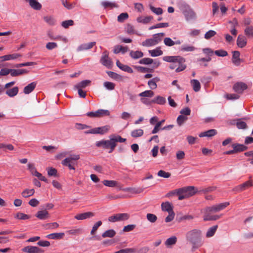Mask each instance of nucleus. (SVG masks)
I'll list each match as a JSON object with an SVG mask.
<instances>
[{"label": "nucleus", "instance_id": "14", "mask_svg": "<svg viewBox=\"0 0 253 253\" xmlns=\"http://www.w3.org/2000/svg\"><path fill=\"white\" fill-rule=\"evenodd\" d=\"M94 216V213L91 211L86 212L80 214H78L75 216L77 220H84L87 218L92 217Z\"/></svg>", "mask_w": 253, "mask_h": 253}, {"label": "nucleus", "instance_id": "22", "mask_svg": "<svg viewBox=\"0 0 253 253\" xmlns=\"http://www.w3.org/2000/svg\"><path fill=\"white\" fill-rule=\"evenodd\" d=\"M117 66L123 71L127 72L129 73L133 72L132 69L127 65L122 64L119 60L116 62Z\"/></svg>", "mask_w": 253, "mask_h": 253}, {"label": "nucleus", "instance_id": "55", "mask_svg": "<svg viewBox=\"0 0 253 253\" xmlns=\"http://www.w3.org/2000/svg\"><path fill=\"white\" fill-rule=\"evenodd\" d=\"M97 128H100L98 129V133L103 134L107 132L109 129H110V126H105L102 127H98Z\"/></svg>", "mask_w": 253, "mask_h": 253}, {"label": "nucleus", "instance_id": "53", "mask_svg": "<svg viewBox=\"0 0 253 253\" xmlns=\"http://www.w3.org/2000/svg\"><path fill=\"white\" fill-rule=\"evenodd\" d=\"M154 93V92L151 90H146L145 91H143L139 94L140 96L142 97H151L153 96Z\"/></svg>", "mask_w": 253, "mask_h": 253}, {"label": "nucleus", "instance_id": "19", "mask_svg": "<svg viewBox=\"0 0 253 253\" xmlns=\"http://www.w3.org/2000/svg\"><path fill=\"white\" fill-rule=\"evenodd\" d=\"M204 215L203 219L204 221H211V220H216L220 218V216L218 215H211L210 213L203 212Z\"/></svg>", "mask_w": 253, "mask_h": 253}, {"label": "nucleus", "instance_id": "60", "mask_svg": "<svg viewBox=\"0 0 253 253\" xmlns=\"http://www.w3.org/2000/svg\"><path fill=\"white\" fill-rule=\"evenodd\" d=\"M150 8L151 11L157 15H161L163 13V9L160 7L156 8L153 6H150Z\"/></svg>", "mask_w": 253, "mask_h": 253}, {"label": "nucleus", "instance_id": "43", "mask_svg": "<svg viewBox=\"0 0 253 253\" xmlns=\"http://www.w3.org/2000/svg\"><path fill=\"white\" fill-rule=\"evenodd\" d=\"M143 130L142 129H137L131 131V135L133 137H140L143 135Z\"/></svg>", "mask_w": 253, "mask_h": 253}, {"label": "nucleus", "instance_id": "47", "mask_svg": "<svg viewBox=\"0 0 253 253\" xmlns=\"http://www.w3.org/2000/svg\"><path fill=\"white\" fill-rule=\"evenodd\" d=\"M149 52L151 55L153 57L161 55L163 54V51L158 48L149 50Z\"/></svg>", "mask_w": 253, "mask_h": 253}, {"label": "nucleus", "instance_id": "29", "mask_svg": "<svg viewBox=\"0 0 253 253\" xmlns=\"http://www.w3.org/2000/svg\"><path fill=\"white\" fill-rule=\"evenodd\" d=\"M164 42L166 45L169 46H172V45H174L175 44H180L181 43L180 41L178 40V41H176L175 42H174L169 38H165V39L164 40Z\"/></svg>", "mask_w": 253, "mask_h": 253}, {"label": "nucleus", "instance_id": "10", "mask_svg": "<svg viewBox=\"0 0 253 253\" xmlns=\"http://www.w3.org/2000/svg\"><path fill=\"white\" fill-rule=\"evenodd\" d=\"M247 87V85L244 83L237 82L234 84L233 89L235 92L239 94H242L244 90H246Z\"/></svg>", "mask_w": 253, "mask_h": 253}, {"label": "nucleus", "instance_id": "38", "mask_svg": "<svg viewBox=\"0 0 253 253\" xmlns=\"http://www.w3.org/2000/svg\"><path fill=\"white\" fill-rule=\"evenodd\" d=\"M115 235H116V232L113 229H110V230H108L106 231L105 232H104L102 234V237L103 238H107V237L112 238V237H114Z\"/></svg>", "mask_w": 253, "mask_h": 253}, {"label": "nucleus", "instance_id": "5", "mask_svg": "<svg viewBox=\"0 0 253 253\" xmlns=\"http://www.w3.org/2000/svg\"><path fill=\"white\" fill-rule=\"evenodd\" d=\"M79 159V155H72L63 160L62 161V164L63 166L68 167L70 169L75 170V168L74 165L75 164V163L74 161L78 160Z\"/></svg>", "mask_w": 253, "mask_h": 253}, {"label": "nucleus", "instance_id": "4", "mask_svg": "<svg viewBox=\"0 0 253 253\" xmlns=\"http://www.w3.org/2000/svg\"><path fill=\"white\" fill-rule=\"evenodd\" d=\"M163 60L169 62H173L177 63L178 67L176 69V72H179L184 70L186 68V65L183 63L185 62V59L179 56H167L163 58Z\"/></svg>", "mask_w": 253, "mask_h": 253}, {"label": "nucleus", "instance_id": "50", "mask_svg": "<svg viewBox=\"0 0 253 253\" xmlns=\"http://www.w3.org/2000/svg\"><path fill=\"white\" fill-rule=\"evenodd\" d=\"M187 117L182 115H179L177 119V123L179 126H181L187 120Z\"/></svg>", "mask_w": 253, "mask_h": 253}, {"label": "nucleus", "instance_id": "21", "mask_svg": "<svg viewBox=\"0 0 253 253\" xmlns=\"http://www.w3.org/2000/svg\"><path fill=\"white\" fill-rule=\"evenodd\" d=\"M177 241V239L176 237L173 236L167 239L165 242V244L168 248H171L173 245L176 243Z\"/></svg>", "mask_w": 253, "mask_h": 253}, {"label": "nucleus", "instance_id": "31", "mask_svg": "<svg viewBox=\"0 0 253 253\" xmlns=\"http://www.w3.org/2000/svg\"><path fill=\"white\" fill-rule=\"evenodd\" d=\"M35 193V190L34 189H25L21 193V195L24 198H28L30 196L33 195Z\"/></svg>", "mask_w": 253, "mask_h": 253}, {"label": "nucleus", "instance_id": "27", "mask_svg": "<svg viewBox=\"0 0 253 253\" xmlns=\"http://www.w3.org/2000/svg\"><path fill=\"white\" fill-rule=\"evenodd\" d=\"M27 1L31 7L35 9L39 10L42 7V5L36 0H27Z\"/></svg>", "mask_w": 253, "mask_h": 253}, {"label": "nucleus", "instance_id": "63", "mask_svg": "<svg viewBox=\"0 0 253 253\" xmlns=\"http://www.w3.org/2000/svg\"><path fill=\"white\" fill-rule=\"evenodd\" d=\"M74 24V21L72 20H68L63 21L62 22V26L65 28H68L70 26H72Z\"/></svg>", "mask_w": 253, "mask_h": 253}, {"label": "nucleus", "instance_id": "17", "mask_svg": "<svg viewBox=\"0 0 253 253\" xmlns=\"http://www.w3.org/2000/svg\"><path fill=\"white\" fill-rule=\"evenodd\" d=\"M229 205V202H225L219 204L211 206L213 212H216L221 210L224 209L226 207Z\"/></svg>", "mask_w": 253, "mask_h": 253}, {"label": "nucleus", "instance_id": "32", "mask_svg": "<svg viewBox=\"0 0 253 253\" xmlns=\"http://www.w3.org/2000/svg\"><path fill=\"white\" fill-rule=\"evenodd\" d=\"M21 56V55L19 54H13L6 55L2 56H0V58L2 59V61L9 60L10 59H16Z\"/></svg>", "mask_w": 253, "mask_h": 253}, {"label": "nucleus", "instance_id": "11", "mask_svg": "<svg viewBox=\"0 0 253 253\" xmlns=\"http://www.w3.org/2000/svg\"><path fill=\"white\" fill-rule=\"evenodd\" d=\"M102 183L106 186L109 187H116L119 190L122 189V185L117 181L104 180L102 181Z\"/></svg>", "mask_w": 253, "mask_h": 253}, {"label": "nucleus", "instance_id": "42", "mask_svg": "<svg viewBox=\"0 0 253 253\" xmlns=\"http://www.w3.org/2000/svg\"><path fill=\"white\" fill-rule=\"evenodd\" d=\"M125 192H129L133 194H139L142 192V190L141 189H136L134 188H123L122 187V189Z\"/></svg>", "mask_w": 253, "mask_h": 253}, {"label": "nucleus", "instance_id": "35", "mask_svg": "<svg viewBox=\"0 0 253 253\" xmlns=\"http://www.w3.org/2000/svg\"><path fill=\"white\" fill-rule=\"evenodd\" d=\"M191 84L193 86V90L195 92H198L200 90L201 84L197 80H191Z\"/></svg>", "mask_w": 253, "mask_h": 253}, {"label": "nucleus", "instance_id": "54", "mask_svg": "<svg viewBox=\"0 0 253 253\" xmlns=\"http://www.w3.org/2000/svg\"><path fill=\"white\" fill-rule=\"evenodd\" d=\"M102 224V222L101 221H98L96 223L94 224L93 225L92 229L90 232V234L91 235H94L96 231L97 230L98 228Z\"/></svg>", "mask_w": 253, "mask_h": 253}, {"label": "nucleus", "instance_id": "41", "mask_svg": "<svg viewBox=\"0 0 253 253\" xmlns=\"http://www.w3.org/2000/svg\"><path fill=\"white\" fill-rule=\"evenodd\" d=\"M130 56L133 59H138L143 56V53L140 51H131L130 52Z\"/></svg>", "mask_w": 253, "mask_h": 253}, {"label": "nucleus", "instance_id": "26", "mask_svg": "<svg viewBox=\"0 0 253 253\" xmlns=\"http://www.w3.org/2000/svg\"><path fill=\"white\" fill-rule=\"evenodd\" d=\"M96 44L95 42H91L88 43H84L81 45L79 47L78 50L79 51H82L84 50H87L91 48L94 45Z\"/></svg>", "mask_w": 253, "mask_h": 253}, {"label": "nucleus", "instance_id": "61", "mask_svg": "<svg viewBox=\"0 0 253 253\" xmlns=\"http://www.w3.org/2000/svg\"><path fill=\"white\" fill-rule=\"evenodd\" d=\"M12 69H9L7 68H2L0 71V76H5L8 75L10 73L11 75Z\"/></svg>", "mask_w": 253, "mask_h": 253}, {"label": "nucleus", "instance_id": "56", "mask_svg": "<svg viewBox=\"0 0 253 253\" xmlns=\"http://www.w3.org/2000/svg\"><path fill=\"white\" fill-rule=\"evenodd\" d=\"M146 217L148 220L152 223L155 222L157 219V216L152 213L147 214Z\"/></svg>", "mask_w": 253, "mask_h": 253}, {"label": "nucleus", "instance_id": "23", "mask_svg": "<svg viewBox=\"0 0 253 253\" xmlns=\"http://www.w3.org/2000/svg\"><path fill=\"white\" fill-rule=\"evenodd\" d=\"M232 147L234 149L236 153L244 151L248 149V147L244 145L237 143L233 144Z\"/></svg>", "mask_w": 253, "mask_h": 253}, {"label": "nucleus", "instance_id": "48", "mask_svg": "<svg viewBox=\"0 0 253 253\" xmlns=\"http://www.w3.org/2000/svg\"><path fill=\"white\" fill-rule=\"evenodd\" d=\"M47 174L49 176H56L57 174V170L53 168L50 167L47 169Z\"/></svg>", "mask_w": 253, "mask_h": 253}, {"label": "nucleus", "instance_id": "40", "mask_svg": "<svg viewBox=\"0 0 253 253\" xmlns=\"http://www.w3.org/2000/svg\"><path fill=\"white\" fill-rule=\"evenodd\" d=\"M127 47H123L121 45H117L115 47L114 52L116 54L120 52H122V53H124L127 51Z\"/></svg>", "mask_w": 253, "mask_h": 253}, {"label": "nucleus", "instance_id": "44", "mask_svg": "<svg viewBox=\"0 0 253 253\" xmlns=\"http://www.w3.org/2000/svg\"><path fill=\"white\" fill-rule=\"evenodd\" d=\"M217 227V225H215L209 228L207 232L206 237L208 238L212 237L214 234Z\"/></svg>", "mask_w": 253, "mask_h": 253}, {"label": "nucleus", "instance_id": "6", "mask_svg": "<svg viewBox=\"0 0 253 253\" xmlns=\"http://www.w3.org/2000/svg\"><path fill=\"white\" fill-rule=\"evenodd\" d=\"M129 218V215L127 213H117L108 218V221L111 222L123 221L127 220Z\"/></svg>", "mask_w": 253, "mask_h": 253}, {"label": "nucleus", "instance_id": "37", "mask_svg": "<svg viewBox=\"0 0 253 253\" xmlns=\"http://www.w3.org/2000/svg\"><path fill=\"white\" fill-rule=\"evenodd\" d=\"M91 81L90 80H84L77 84L75 87L76 88L82 89V88H84L87 85H89Z\"/></svg>", "mask_w": 253, "mask_h": 253}, {"label": "nucleus", "instance_id": "20", "mask_svg": "<svg viewBox=\"0 0 253 253\" xmlns=\"http://www.w3.org/2000/svg\"><path fill=\"white\" fill-rule=\"evenodd\" d=\"M36 84H37L35 82H32L28 84L24 88L23 92L26 94H29L35 88Z\"/></svg>", "mask_w": 253, "mask_h": 253}, {"label": "nucleus", "instance_id": "8", "mask_svg": "<svg viewBox=\"0 0 253 253\" xmlns=\"http://www.w3.org/2000/svg\"><path fill=\"white\" fill-rule=\"evenodd\" d=\"M100 62L103 65L109 69L111 68L113 65V62L109 57L108 53L107 51H104L103 53V55L100 59Z\"/></svg>", "mask_w": 253, "mask_h": 253}, {"label": "nucleus", "instance_id": "39", "mask_svg": "<svg viewBox=\"0 0 253 253\" xmlns=\"http://www.w3.org/2000/svg\"><path fill=\"white\" fill-rule=\"evenodd\" d=\"M62 4L67 9H71L75 6V3L71 2L70 0H61Z\"/></svg>", "mask_w": 253, "mask_h": 253}, {"label": "nucleus", "instance_id": "12", "mask_svg": "<svg viewBox=\"0 0 253 253\" xmlns=\"http://www.w3.org/2000/svg\"><path fill=\"white\" fill-rule=\"evenodd\" d=\"M233 55L232 58V63L236 66H239L243 60L240 59V53L238 51H234L232 52Z\"/></svg>", "mask_w": 253, "mask_h": 253}, {"label": "nucleus", "instance_id": "62", "mask_svg": "<svg viewBox=\"0 0 253 253\" xmlns=\"http://www.w3.org/2000/svg\"><path fill=\"white\" fill-rule=\"evenodd\" d=\"M44 21L49 25H54L55 20L52 17H44Z\"/></svg>", "mask_w": 253, "mask_h": 253}, {"label": "nucleus", "instance_id": "58", "mask_svg": "<svg viewBox=\"0 0 253 253\" xmlns=\"http://www.w3.org/2000/svg\"><path fill=\"white\" fill-rule=\"evenodd\" d=\"M158 175L160 177L168 178L170 176L171 174L169 172H166L163 170H160L158 172Z\"/></svg>", "mask_w": 253, "mask_h": 253}, {"label": "nucleus", "instance_id": "34", "mask_svg": "<svg viewBox=\"0 0 253 253\" xmlns=\"http://www.w3.org/2000/svg\"><path fill=\"white\" fill-rule=\"evenodd\" d=\"M28 71L26 69L15 70L12 69L11 76H18L24 74L28 73Z\"/></svg>", "mask_w": 253, "mask_h": 253}, {"label": "nucleus", "instance_id": "25", "mask_svg": "<svg viewBox=\"0 0 253 253\" xmlns=\"http://www.w3.org/2000/svg\"><path fill=\"white\" fill-rule=\"evenodd\" d=\"M19 88L17 86H15L11 89H7L5 93L9 97H12L16 96L18 92Z\"/></svg>", "mask_w": 253, "mask_h": 253}, {"label": "nucleus", "instance_id": "64", "mask_svg": "<svg viewBox=\"0 0 253 253\" xmlns=\"http://www.w3.org/2000/svg\"><path fill=\"white\" fill-rule=\"evenodd\" d=\"M245 34L248 37L253 36V27L249 26L245 30Z\"/></svg>", "mask_w": 253, "mask_h": 253}, {"label": "nucleus", "instance_id": "46", "mask_svg": "<svg viewBox=\"0 0 253 253\" xmlns=\"http://www.w3.org/2000/svg\"><path fill=\"white\" fill-rule=\"evenodd\" d=\"M98 118L103 117L104 116H109L110 112L107 110L99 109L97 110Z\"/></svg>", "mask_w": 253, "mask_h": 253}, {"label": "nucleus", "instance_id": "1", "mask_svg": "<svg viewBox=\"0 0 253 253\" xmlns=\"http://www.w3.org/2000/svg\"><path fill=\"white\" fill-rule=\"evenodd\" d=\"M126 141V139L122 138L121 136L114 134L110 135L109 140L97 141L96 145L98 147H102L106 149H109V153H111L116 147L117 142H125Z\"/></svg>", "mask_w": 253, "mask_h": 253}, {"label": "nucleus", "instance_id": "49", "mask_svg": "<svg viewBox=\"0 0 253 253\" xmlns=\"http://www.w3.org/2000/svg\"><path fill=\"white\" fill-rule=\"evenodd\" d=\"M15 217L18 219L26 220L29 219L30 218V216L21 212H18L15 215Z\"/></svg>", "mask_w": 253, "mask_h": 253}, {"label": "nucleus", "instance_id": "16", "mask_svg": "<svg viewBox=\"0 0 253 253\" xmlns=\"http://www.w3.org/2000/svg\"><path fill=\"white\" fill-rule=\"evenodd\" d=\"M161 209L163 211H167L168 213L173 211V206L169 202H163L161 204Z\"/></svg>", "mask_w": 253, "mask_h": 253}, {"label": "nucleus", "instance_id": "7", "mask_svg": "<svg viewBox=\"0 0 253 253\" xmlns=\"http://www.w3.org/2000/svg\"><path fill=\"white\" fill-rule=\"evenodd\" d=\"M160 42V34H157L154 35L152 38L147 39L143 42L142 44L144 46H151L157 44Z\"/></svg>", "mask_w": 253, "mask_h": 253}, {"label": "nucleus", "instance_id": "18", "mask_svg": "<svg viewBox=\"0 0 253 253\" xmlns=\"http://www.w3.org/2000/svg\"><path fill=\"white\" fill-rule=\"evenodd\" d=\"M237 45L241 48L245 47L247 44V39L243 35H239L237 41Z\"/></svg>", "mask_w": 253, "mask_h": 253}, {"label": "nucleus", "instance_id": "2", "mask_svg": "<svg viewBox=\"0 0 253 253\" xmlns=\"http://www.w3.org/2000/svg\"><path fill=\"white\" fill-rule=\"evenodd\" d=\"M186 239L192 244V251L201 246V231L198 229H193L188 232Z\"/></svg>", "mask_w": 253, "mask_h": 253}, {"label": "nucleus", "instance_id": "9", "mask_svg": "<svg viewBox=\"0 0 253 253\" xmlns=\"http://www.w3.org/2000/svg\"><path fill=\"white\" fill-rule=\"evenodd\" d=\"M253 186V183L252 180H248L241 184L235 186L233 191L237 192H240Z\"/></svg>", "mask_w": 253, "mask_h": 253}, {"label": "nucleus", "instance_id": "36", "mask_svg": "<svg viewBox=\"0 0 253 253\" xmlns=\"http://www.w3.org/2000/svg\"><path fill=\"white\" fill-rule=\"evenodd\" d=\"M231 25V27L232 28L230 31L231 33L236 36L237 34V31L235 29V27L238 25V21L236 18H234L232 21H229V22Z\"/></svg>", "mask_w": 253, "mask_h": 253}, {"label": "nucleus", "instance_id": "52", "mask_svg": "<svg viewBox=\"0 0 253 253\" xmlns=\"http://www.w3.org/2000/svg\"><path fill=\"white\" fill-rule=\"evenodd\" d=\"M82 229L81 228L73 229H71V230H70L67 231V233L69 235H77L82 233Z\"/></svg>", "mask_w": 253, "mask_h": 253}, {"label": "nucleus", "instance_id": "59", "mask_svg": "<svg viewBox=\"0 0 253 253\" xmlns=\"http://www.w3.org/2000/svg\"><path fill=\"white\" fill-rule=\"evenodd\" d=\"M153 60L152 59L150 58H145L141 59L139 61V63L141 64L149 65L153 63Z\"/></svg>", "mask_w": 253, "mask_h": 253}, {"label": "nucleus", "instance_id": "28", "mask_svg": "<svg viewBox=\"0 0 253 253\" xmlns=\"http://www.w3.org/2000/svg\"><path fill=\"white\" fill-rule=\"evenodd\" d=\"M64 236V233H54L47 235L46 238L52 239H62Z\"/></svg>", "mask_w": 253, "mask_h": 253}, {"label": "nucleus", "instance_id": "30", "mask_svg": "<svg viewBox=\"0 0 253 253\" xmlns=\"http://www.w3.org/2000/svg\"><path fill=\"white\" fill-rule=\"evenodd\" d=\"M101 5L105 8L112 9L114 7H118V5L116 3L110 1H103L101 2Z\"/></svg>", "mask_w": 253, "mask_h": 253}, {"label": "nucleus", "instance_id": "24", "mask_svg": "<svg viewBox=\"0 0 253 253\" xmlns=\"http://www.w3.org/2000/svg\"><path fill=\"white\" fill-rule=\"evenodd\" d=\"M216 133H217L216 130L214 129H210L208 131L201 133L199 134V136L200 137H205V136L212 137V136L215 135Z\"/></svg>", "mask_w": 253, "mask_h": 253}, {"label": "nucleus", "instance_id": "57", "mask_svg": "<svg viewBox=\"0 0 253 253\" xmlns=\"http://www.w3.org/2000/svg\"><path fill=\"white\" fill-rule=\"evenodd\" d=\"M136 252V250L133 248L122 249L115 253H134Z\"/></svg>", "mask_w": 253, "mask_h": 253}, {"label": "nucleus", "instance_id": "33", "mask_svg": "<svg viewBox=\"0 0 253 253\" xmlns=\"http://www.w3.org/2000/svg\"><path fill=\"white\" fill-rule=\"evenodd\" d=\"M160 81L158 77H156L148 81V84L152 89H156L157 87V83Z\"/></svg>", "mask_w": 253, "mask_h": 253}, {"label": "nucleus", "instance_id": "45", "mask_svg": "<svg viewBox=\"0 0 253 253\" xmlns=\"http://www.w3.org/2000/svg\"><path fill=\"white\" fill-rule=\"evenodd\" d=\"M152 19V17H138L137 21L139 23L147 24L151 21Z\"/></svg>", "mask_w": 253, "mask_h": 253}, {"label": "nucleus", "instance_id": "13", "mask_svg": "<svg viewBox=\"0 0 253 253\" xmlns=\"http://www.w3.org/2000/svg\"><path fill=\"white\" fill-rule=\"evenodd\" d=\"M22 252L27 253H40L41 250L35 246H28L22 249Z\"/></svg>", "mask_w": 253, "mask_h": 253}, {"label": "nucleus", "instance_id": "3", "mask_svg": "<svg viewBox=\"0 0 253 253\" xmlns=\"http://www.w3.org/2000/svg\"><path fill=\"white\" fill-rule=\"evenodd\" d=\"M179 193L178 200H182L194 196L198 193V190L194 186H189L179 188Z\"/></svg>", "mask_w": 253, "mask_h": 253}, {"label": "nucleus", "instance_id": "15", "mask_svg": "<svg viewBox=\"0 0 253 253\" xmlns=\"http://www.w3.org/2000/svg\"><path fill=\"white\" fill-rule=\"evenodd\" d=\"M36 216L40 219L44 220L49 218L50 215L48 212L46 210H44L38 211Z\"/></svg>", "mask_w": 253, "mask_h": 253}, {"label": "nucleus", "instance_id": "51", "mask_svg": "<svg viewBox=\"0 0 253 253\" xmlns=\"http://www.w3.org/2000/svg\"><path fill=\"white\" fill-rule=\"evenodd\" d=\"M236 126L239 129H245L247 127L246 123L245 122L241 121L240 120H237Z\"/></svg>", "mask_w": 253, "mask_h": 253}]
</instances>
